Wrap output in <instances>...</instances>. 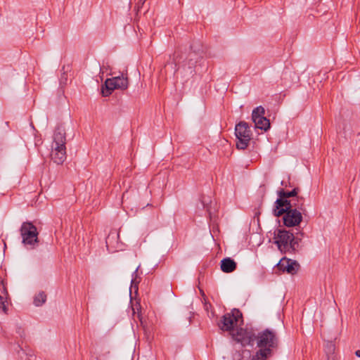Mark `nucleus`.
Returning a JSON list of instances; mask_svg holds the SVG:
<instances>
[{"mask_svg":"<svg viewBox=\"0 0 360 360\" xmlns=\"http://www.w3.org/2000/svg\"><path fill=\"white\" fill-rule=\"evenodd\" d=\"M287 198H281L276 201V209L274 210V215L276 217L281 216L288 210H292L291 205Z\"/></svg>","mask_w":360,"mask_h":360,"instance_id":"nucleus-12","label":"nucleus"},{"mask_svg":"<svg viewBox=\"0 0 360 360\" xmlns=\"http://www.w3.org/2000/svg\"><path fill=\"white\" fill-rule=\"evenodd\" d=\"M277 266L279 270L293 275L298 271L300 264L295 260L283 257L277 264Z\"/></svg>","mask_w":360,"mask_h":360,"instance_id":"nucleus-11","label":"nucleus"},{"mask_svg":"<svg viewBox=\"0 0 360 360\" xmlns=\"http://www.w3.org/2000/svg\"><path fill=\"white\" fill-rule=\"evenodd\" d=\"M243 323L242 314L239 310L234 309L222 317L219 327L222 330L229 331L231 333L234 329L241 326Z\"/></svg>","mask_w":360,"mask_h":360,"instance_id":"nucleus-4","label":"nucleus"},{"mask_svg":"<svg viewBox=\"0 0 360 360\" xmlns=\"http://www.w3.org/2000/svg\"><path fill=\"white\" fill-rule=\"evenodd\" d=\"M22 243L34 248L38 243V232L35 226L30 222L22 223L20 227Z\"/></svg>","mask_w":360,"mask_h":360,"instance_id":"nucleus-5","label":"nucleus"},{"mask_svg":"<svg viewBox=\"0 0 360 360\" xmlns=\"http://www.w3.org/2000/svg\"><path fill=\"white\" fill-rule=\"evenodd\" d=\"M65 143V131L63 128L58 127L53 134L50 153L51 159L57 165L63 164L66 159Z\"/></svg>","mask_w":360,"mask_h":360,"instance_id":"nucleus-1","label":"nucleus"},{"mask_svg":"<svg viewBox=\"0 0 360 360\" xmlns=\"http://www.w3.org/2000/svg\"><path fill=\"white\" fill-rule=\"evenodd\" d=\"M283 214V224L288 227L298 226L302 221L301 212L296 209L288 210Z\"/></svg>","mask_w":360,"mask_h":360,"instance_id":"nucleus-9","label":"nucleus"},{"mask_svg":"<svg viewBox=\"0 0 360 360\" xmlns=\"http://www.w3.org/2000/svg\"><path fill=\"white\" fill-rule=\"evenodd\" d=\"M235 134L238 139L236 147L238 149H245L251 139V131L248 124L245 122H240L235 127Z\"/></svg>","mask_w":360,"mask_h":360,"instance_id":"nucleus-6","label":"nucleus"},{"mask_svg":"<svg viewBox=\"0 0 360 360\" xmlns=\"http://www.w3.org/2000/svg\"><path fill=\"white\" fill-rule=\"evenodd\" d=\"M236 268V263L231 258H225L221 262V269L223 272L231 273Z\"/></svg>","mask_w":360,"mask_h":360,"instance_id":"nucleus-13","label":"nucleus"},{"mask_svg":"<svg viewBox=\"0 0 360 360\" xmlns=\"http://www.w3.org/2000/svg\"><path fill=\"white\" fill-rule=\"evenodd\" d=\"M277 339L275 336V334L269 330H266L261 333L258 336V342L257 345L259 347H267L270 349V347H273L276 345Z\"/></svg>","mask_w":360,"mask_h":360,"instance_id":"nucleus-10","label":"nucleus"},{"mask_svg":"<svg viewBox=\"0 0 360 360\" xmlns=\"http://www.w3.org/2000/svg\"><path fill=\"white\" fill-rule=\"evenodd\" d=\"M274 243L278 250L284 253H292L295 250V236L292 233L284 230L277 229L274 231Z\"/></svg>","mask_w":360,"mask_h":360,"instance_id":"nucleus-3","label":"nucleus"},{"mask_svg":"<svg viewBox=\"0 0 360 360\" xmlns=\"http://www.w3.org/2000/svg\"><path fill=\"white\" fill-rule=\"evenodd\" d=\"M265 110L262 106H258L252 110V120L256 128L266 131L270 127V122L264 117Z\"/></svg>","mask_w":360,"mask_h":360,"instance_id":"nucleus-7","label":"nucleus"},{"mask_svg":"<svg viewBox=\"0 0 360 360\" xmlns=\"http://www.w3.org/2000/svg\"><path fill=\"white\" fill-rule=\"evenodd\" d=\"M355 354L357 356L360 357V350H357Z\"/></svg>","mask_w":360,"mask_h":360,"instance_id":"nucleus-21","label":"nucleus"},{"mask_svg":"<svg viewBox=\"0 0 360 360\" xmlns=\"http://www.w3.org/2000/svg\"><path fill=\"white\" fill-rule=\"evenodd\" d=\"M129 84L127 70L120 75L107 79L101 86V94L103 96H110L115 89L125 90Z\"/></svg>","mask_w":360,"mask_h":360,"instance_id":"nucleus-2","label":"nucleus"},{"mask_svg":"<svg viewBox=\"0 0 360 360\" xmlns=\"http://www.w3.org/2000/svg\"><path fill=\"white\" fill-rule=\"evenodd\" d=\"M335 350V344L333 342H328L326 345V353H327V355L328 356L329 360H330V359L332 360H335V356H334Z\"/></svg>","mask_w":360,"mask_h":360,"instance_id":"nucleus-17","label":"nucleus"},{"mask_svg":"<svg viewBox=\"0 0 360 360\" xmlns=\"http://www.w3.org/2000/svg\"><path fill=\"white\" fill-rule=\"evenodd\" d=\"M271 354V349L269 348L261 349L255 355H254L251 360H266L267 357Z\"/></svg>","mask_w":360,"mask_h":360,"instance_id":"nucleus-14","label":"nucleus"},{"mask_svg":"<svg viewBox=\"0 0 360 360\" xmlns=\"http://www.w3.org/2000/svg\"><path fill=\"white\" fill-rule=\"evenodd\" d=\"M110 69V66L106 64V65H103L101 68V73H103L104 71H107L108 70Z\"/></svg>","mask_w":360,"mask_h":360,"instance_id":"nucleus-19","label":"nucleus"},{"mask_svg":"<svg viewBox=\"0 0 360 360\" xmlns=\"http://www.w3.org/2000/svg\"><path fill=\"white\" fill-rule=\"evenodd\" d=\"M139 303H136L135 306H133L132 307V310H133V314H136V310H139Z\"/></svg>","mask_w":360,"mask_h":360,"instance_id":"nucleus-20","label":"nucleus"},{"mask_svg":"<svg viewBox=\"0 0 360 360\" xmlns=\"http://www.w3.org/2000/svg\"><path fill=\"white\" fill-rule=\"evenodd\" d=\"M46 300V295L43 292H39L37 295H35L34 299V304L39 307L42 305Z\"/></svg>","mask_w":360,"mask_h":360,"instance_id":"nucleus-16","label":"nucleus"},{"mask_svg":"<svg viewBox=\"0 0 360 360\" xmlns=\"http://www.w3.org/2000/svg\"><path fill=\"white\" fill-rule=\"evenodd\" d=\"M3 291L4 295H0V309H1L4 314H7V300L8 295L4 286H3Z\"/></svg>","mask_w":360,"mask_h":360,"instance_id":"nucleus-15","label":"nucleus"},{"mask_svg":"<svg viewBox=\"0 0 360 360\" xmlns=\"http://www.w3.org/2000/svg\"><path fill=\"white\" fill-rule=\"evenodd\" d=\"M297 193V189L295 188L290 192H285L283 191H281L278 194L281 198H290L296 195Z\"/></svg>","mask_w":360,"mask_h":360,"instance_id":"nucleus-18","label":"nucleus"},{"mask_svg":"<svg viewBox=\"0 0 360 360\" xmlns=\"http://www.w3.org/2000/svg\"><path fill=\"white\" fill-rule=\"evenodd\" d=\"M146 0H143V2L145 1Z\"/></svg>","mask_w":360,"mask_h":360,"instance_id":"nucleus-22","label":"nucleus"},{"mask_svg":"<svg viewBox=\"0 0 360 360\" xmlns=\"http://www.w3.org/2000/svg\"><path fill=\"white\" fill-rule=\"evenodd\" d=\"M231 335L234 340L243 345L250 344L255 337L251 330L244 329L241 326L234 329Z\"/></svg>","mask_w":360,"mask_h":360,"instance_id":"nucleus-8","label":"nucleus"}]
</instances>
